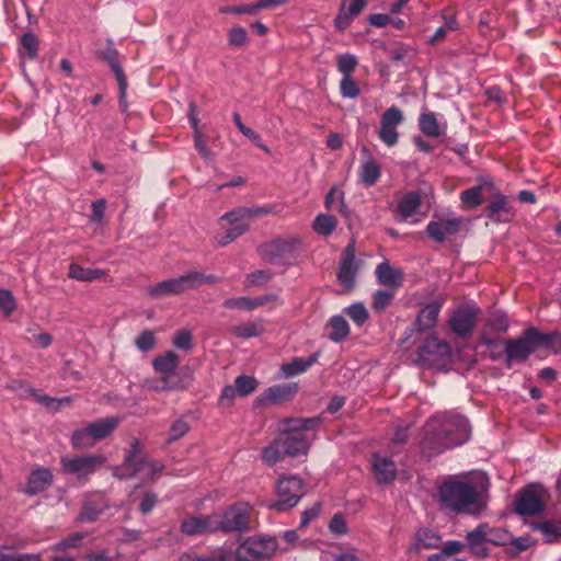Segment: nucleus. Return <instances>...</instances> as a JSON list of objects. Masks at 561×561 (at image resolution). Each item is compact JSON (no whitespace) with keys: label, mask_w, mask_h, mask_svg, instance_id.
<instances>
[{"label":"nucleus","mask_w":561,"mask_h":561,"mask_svg":"<svg viewBox=\"0 0 561 561\" xmlns=\"http://www.w3.org/2000/svg\"><path fill=\"white\" fill-rule=\"evenodd\" d=\"M420 130L427 137L437 138L442 136L439 124L433 112L423 113L419 117Z\"/></svg>","instance_id":"ea45409f"},{"label":"nucleus","mask_w":561,"mask_h":561,"mask_svg":"<svg viewBox=\"0 0 561 561\" xmlns=\"http://www.w3.org/2000/svg\"><path fill=\"white\" fill-rule=\"evenodd\" d=\"M376 278L379 284L397 289L401 286L403 274L393 268L388 262L380 263L375 270Z\"/></svg>","instance_id":"cd10ccee"},{"label":"nucleus","mask_w":561,"mask_h":561,"mask_svg":"<svg viewBox=\"0 0 561 561\" xmlns=\"http://www.w3.org/2000/svg\"><path fill=\"white\" fill-rule=\"evenodd\" d=\"M216 516L210 515H190L182 519L180 531L184 536H202L209 533H216Z\"/></svg>","instance_id":"f3484780"},{"label":"nucleus","mask_w":561,"mask_h":561,"mask_svg":"<svg viewBox=\"0 0 561 561\" xmlns=\"http://www.w3.org/2000/svg\"><path fill=\"white\" fill-rule=\"evenodd\" d=\"M394 297V291L392 290H377L374 294L373 298V308L376 311L385 310Z\"/></svg>","instance_id":"864d4df0"},{"label":"nucleus","mask_w":561,"mask_h":561,"mask_svg":"<svg viewBox=\"0 0 561 561\" xmlns=\"http://www.w3.org/2000/svg\"><path fill=\"white\" fill-rule=\"evenodd\" d=\"M179 364L180 357L172 351H168L153 359V369L160 374V378L154 387L156 390L170 391L185 389L188 386V381L180 371H176Z\"/></svg>","instance_id":"423d86ee"},{"label":"nucleus","mask_w":561,"mask_h":561,"mask_svg":"<svg viewBox=\"0 0 561 561\" xmlns=\"http://www.w3.org/2000/svg\"><path fill=\"white\" fill-rule=\"evenodd\" d=\"M438 221L440 222V228L444 232V240L447 236L456 234L459 231L461 225L460 218L440 219Z\"/></svg>","instance_id":"0e129e2a"},{"label":"nucleus","mask_w":561,"mask_h":561,"mask_svg":"<svg viewBox=\"0 0 561 561\" xmlns=\"http://www.w3.org/2000/svg\"><path fill=\"white\" fill-rule=\"evenodd\" d=\"M263 7H257V2L249 5H228L220 9L222 13H234V14H253Z\"/></svg>","instance_id":"69168bd1"},{"label":"nucleus","mask_w":561,"mask_h":561,"mask_svg":"<svg viewBox=\"0 0 561 561\" xmlns=\"http://www.w3.org/2000/svg\"><path fill=\"white\" fill-rule=\"evenodd\" d=\"M179 289L182 293L199 288L204 284H215L219 278L215 275H207L198 271H191L176 277Z\"/></svg>","instance_id":"b1692460"},{"label":"nucleus","mask_w":561,"mask_h":561,"mask_svg":"<svg viewBox=\"0 0 561 561\" xmlns=\"http://www.w3.org/2000/svg\"><path fill=\"white\" fill-rule=\"evenodd\" d=\"M194 147L202 158L208 159L210 157L211 151L204 140L203 133H194Z\"/></svg>","instance_id":"774afa93"},{"label":"nucleus","mask_w":561,"mask_h":561,"mask_svg":"<svg viewBox=\"0 0 561 561\" xmlns=\"http://www.w3.org/2000/svg\"><path fill=\"white\" fill-rule=\"evenodd\" d=\"M276 550V541L271 537H251L241 542L236 550L238 561H262Z\"/></svg>","instance_id":"9b49d317"},{"label":"nucleus","mask_w":561,"mask_h":561,"mask_svg":"<svg viewBox=\"0 0 561 561\" xmlns=\"http://www.w3.org/2000/svg\"><path fill=\"white\" fill-rule=\"evenodd\" d=\"M94 439L88 430V426L73 432L71 444L75 448H88L94 445Z\"/></svg>","instance_id":"603ef678"},{"label":"nucleus","mask_w":561,"mask_h":561,"mask_svg":"<svg viewBox=\"0 0 561 561\" xmlns=\"http://www.w3.org/2000/svg\"><path fill=\"white\" fill-rule=\"evenodd\" d=\"M449 352V344L446 341L439 340L436 335H428L419 348L420 357L426 360H428L427 355L444 357Z\"/></svg>","instance_id":"c756f323"},{"label":"nucleus","mask_w":561,"mask_h":561,"mask_svg":"<svg viewBox=\"0 0 561 561\" xmlns=\"http://www.w3.org/2000/svg\"><path fill=\"white\" fill-rule=\"evenodd\" d=\"M234 385L240 396H249L256 389L257 381L252 376L241 375L236 378Z\"/></svg>","instance_id":"3c124183"},{"label":"nucleus","mask_w":561,"mask_h":561,"mask_svg":"<svg viewBox=\"0 0 561 561\" xmlns=\"http://www.w3.org/2000/svg\"><path fill=\"white\" fill-rule=\"evenodd\" d=\"M357 273L358 264L355 260V249L353 244H348L342 253L336 274L337 280L345 289H352L355 285Z\"/></svg>","instance_id":"a211bd4d"},{"label":"nucleus","mask_w":561,"mask_h":561,"mask_svg":"<svg viewBox=\"0 0 561 561\" xmlns=\"http://www.w3.org/2000/svg\"><path fill=\"white\" fill-rule=\"evenodd\" d=\"M466 547L476 558H486L490 556L486 537L484 536L482 523L468 531L466 535Z\"/></svg>","instance_id":"5701e85b"},{"label":"nucleus","mask_w":561,"mask_h":561,"mask_svg":"<svg viewBox=\"0 0 561 561\" xmlns=\"http://www.w3.org/2000/svg\"><path fill=\"white\" fill-rule=\"evenodd\" d=\"M53 483V472L48 468H36L31 471L25 493L30 495L45 491Z\"/></svg>","instance_id":"393cba45"},{"label":"nucleus","mask_w":561,"mask_h":561,"mask_svg":"<svg viewBox=\"0 0 561 561\" xmlns=\"http://www.w3.org/2000/svg\"><path fill=\"white\" fill-rule=\"evenodd\" d=\"M173 344L180 350H190L192 347V333L187 330L178 331L174 335Z\"/></svg>","instance_id":"e2e57ef3"},{"label":"nucleus","mask_w":561,"mask_h":561,"mask_svg":"<svg viewBox=\"0 0 561 561\" xmlns=\"http://www.w3.org/2000/svg\"><path fill=\"white\" fill-rule=\"evenodd\" d=\"M271 213L268 206L238 207L224 214L220 218L230 226L229 229L218 239V244L225 247L245 233L249 229V221L255 217L265 216Z\"/></svg>","instance_id":"39448f33"},{"label":"nucleus","mask_w":561,"mask_h":561,"mask_svg":"<svg viewBox=\"0 0 561 561\" xmlns=\"http://www.w3.org/2000/svg\"><path fill=\"white\" fill-rule=\"evenodd\" d=\"M355 16L350 13L344 7H342L334 20L335 26L343 31L348 27Z\"/></svg>","instance_id":"338daca9"},{"label":"nucleus","mask_w":561,"mask_h":561,"mask_svg":"<svg viewBox=\"0 0 561 561\" xmlns=\"http://www.w3.org/2000/svg\"><path fill=\"white\" fill-rule=\"evenodd\" d=\"M273 277V273L267 270H257L251 274H249L245 278V287L250 288L253 286H259Z\"/></svg>","instance_id":"5fc2aeb1"},{"label":"nucleus","mask_w":561,"mask_h":561,"mask_svg":"<svg viewBox=\"0 0 561 561\" xmlns=\"http://www.w3.org/2000/svg\"><path fill=\"white\" fill-rule=\"evenodd\" d=\"M248 41V34L242 26H233L228 33V42L230 46L240 47Z\"/></svg>","instance_id":"13d9d810"},{"label":"nucleus","mask_w":561,"mask_h":561,"mask_svg":"<svg viewBox=\"0 0 561 561\" xmlns=\"http://www.w3.org/2000/svg\"><path fill=\"white\" fill-rule=\"evenodd\" d=\"M381 175L380 167L375 160L366 161L359 170L360 181L366 186L375 185Z\"/></svg>","instance_id":"a19ab883"},{"label":"nucleus","mask_w":561,"mask_h":561,"mask_svg":"<svg viewBox=\"0 0 561 561\" xmlns=\"http://www.w3.org/2000/svg\"><path fill=\"white\" fill-rule=\"evenodd\" d=\"M345 314L358 327H362L369 318L366 307L359 302L348 306L345 309Z\"/></svg>","instance_id":"de8ad7c7"},{"label":"nucleus","mask_w":561,"mask_h":561,"mask_svg":"<svg viewBox=\"0 0 561 561\" xmlns=\"http://www.w3.org/2000/svg\"><path fill=\"white\" fill-rule=\"evenodd\" d=\"M300 243L301 240L294 236L276 238L262 245L261 255L271 263L287 262L294 257V253Z\"/></svg>","instance_id":"4468645a"},{"label":"nucleus","mask_w":561,"mask_h":561,"mask_svg":"<svg viewBox=\"0 0 561 561\" xmlns=\"http://www.w3.org/2000/svg\"><path fill=\"white\" fill-rule=\"evenodd\" d=\"M357 66L358 59L353 54H340L336 57V68L337 71L341 72L343 77L352 76Z\"/></svg>","instance_id":"a18cd8bd"},{"label":"nucleus","mask_w":561,"mask_h":561,"mask_svg":"<svg viewBox=\"0 0 561 561\" xmlns=\"http://www.w3.org/2000/svg\"><path fill=\"white\" fill-rule=\"evenodd\" d=\"M340 93L345 99H356L360 94V90L352 76L342 77Z\"/></svg>","instance_id":"8fccbe9b"},{"label":"nucleus","mask_w":561,"mask_h":561,"mask_svg":"<svg viewBox=\"0 0 561 561\" xmlns=\"http://www.w3.org/2000/svg\"><path fill=\"white\" fill-rule=\"evenodd\" d=\"M284 456L286 455L278 438L274 439L262 451V459L267 466H274L275 463L282 461Z\"/></svg>","instance_id":"37998d69"},{"label":"nucleus","mask_w":561,"mask_h":561,"mask_svg":"<svg viewBox=\"0 0 561 561\" xmlns=\"http://www.w3.org/2000/svg\"><path fill=\"white\" fill-rule=\"evenodd\" d=\"M535 542L536 541L530 536L514 537L512 535V540L505 546V551L511 557H517L531 548Z\"/></svg>","instance_id":"79ce46f5"},{"label":"nucleus","mask_w":561,"mask_h":561,"mask_svg":"<svg viewBox=\"0 0 561 561\" xmlns=\"http://www.w3.org/2000/svg\"><path fill=\"white\" fill-rule=\"evenodd\" d=\"M491 194L485 198L484 213L485 216L494 222H508L515 216L514 202L515 198L504 195L501 191L489 188Z\"/></svg>","instance_id":"f8f14e48"},{"label":"nucleus","mask_w":561,"mask_h":561,"mask_svg":"<svg viewBox=\"0 0 561 561\" xmlns=\"http://www.w3.org/2000/svg\"><path fill=\"white\" fill-rule=\"evenodd\" d=\"M100 57L108 64L111 70L113 71L117 80L119 88V102L122 103L126 98L128 83L127 78L118 60V51L112 45H108L105 49L100 51Z\"/></svg>","instance_id":"412c9836"},{"label":"nucleus","mask_w":561,"mask_h":561,"mask_svg":"<svg viewBox=\"0 0 561 561\" xmlns=\"http://www.w3.org/2000/svg\"><path fill=\"white\" fill-rule=\"evenodd\" d=\"M190 431L188 423L183 419H178L170 427L168 442L172 443L180 439Z\"/></svg>","instance_id":"6e6d98bb"},{"label":"nucleus","mask_w":561,"mask_h":561,"mask_svg":"<svg viewBox=\"0 0 561 561\" xmlns=\"http://www.w3.org/2000/svg\"><path fill=\"white\" fill-rule=\"evenodd\" d=\"M330 531L335 536H342L347 533L345 518L342 514H335L329 523Z\"/></svg>","instance_id":"680f3d73"},{"label":"nucleus","mask_w":561,"mask_h":561,"mask_svg":"<svg viewBox=\"0 0 561 561\" xmlns=\"http://www.w3.org/2000/svg\"><path fill=\"white\" fill-rule=\"evenodd\" d=\"M320 357V352L312 353L309 357H295L291 362L283 364L280 367L285 377L290 378L307 371L313 366Z\"/></svg>","instance_id":"c85d7f7f"},{"label":"nucleus","mask_w":561,"mask_h":561,"mask_svg":"<svg viewBox=\"0 0 561 561\" xmlns=\"http://www.w3.org/2000/svg\"><path fill=\"white\" fill-rule=\"evenodd\" d=\"M535 327H529L516 339H507L504 342L506 367H511L513 362H524L533 353L538 351L535 336Z\"/></svg>","instance_id":"0eeeda50"},{"label":"nucleus","mask_w":561,"mask_h":561,"mask_svg":"<svg viewBox=\"0 0 561 561\" xmlns=\"http://www.w3.org/2000/svg\"><path fill=\"white\" fill-rule=\"evenodd\" d=\"M162 469L163 465L160 461L149 459L140 449L139 442L134 440L123 463L116 469V476L121 479L139 476L141 479L148 480L152 479Z\"/></svg>","instance_id":"20e7f679"},{"label":"nucleus","mask_w":561,"mask_h":561,"mask_svg":"<svg viewBox=\"0 0 561 561\" xmlns=\"http://www.w3.org/2000/svg\"><path fill=\"white\" fill-rule=\"evenodd\" d=\"M320 417H293L284 420L282 434L277 437L283 446L285 455L296 457L306 455L309 449V443L306 432L314 430L320 425Z\"/></svg>","instance_id":"7ed1b4c3"},{"label":"nucleus","mask_w":561,"mask_h":561,"mask_svg":"<svg viewBox=\"0 0 561 561\" xmlns=\"http://www.w3.org/2000/svg\"><path fill=\"white\" fill-rule=\"evenodd\" d=\"M443 302L438 300L426 304L416 317V327L419 331H427L435 327Z\"/></svg>","instance_id":"a878e982"},{"label":"nucleus","mask_w":561,"mask_h":561,"mask_svg":"<svg viewBox=\"0 0 561 561\" xmlns=\"http://www.w3.org/2000/svg\"><path fill=\"white\" fill-rule=\"evenodd\" d=\"M105 274V271L101 268H85L77 263H71L68 277L80 282H92L103 278Z\"/></svg>","instance_id":"72a5a7b5"},{"label":"nucleus","mask_w":561,"mask_h":561,"mask_svg":"<svg viewBox=\"0 0 561 561\" xmlns=\"http://www.w3.org/2000/svg\"><path fill=\"white\" fill-rule=\"evenodd\" d=\"M470 437L468 420L456 413L433 416L424 426L421 453L431 459L446 449L465 444Z\"/></svg>","instance_id":"f257e3e1"},{"label":"nucleus","mask_w":561,"mask_h":561,"mask_svg":"<svg viewBox=\"0 0 561 561\" xmlns=\"http://www.w3.org/2000/svg\"><path fill=\"white\" fill-rule=\"evenodd\" d=\"M121 420L117 416H111L105 419H99L88 425L90 435H92L94 442L101 440L110 436L119 425Z\"/></svg>","instance_id":"7c9ffc66"},{"label":"nucleus","mask_w":561,"mask_h":561,"mask_svg":"<svg viewBox=\"0 0 561 561\" xmlns=\"http://www.w3.org/2000/svg\"><path fill=\"white\" fill-rule=\"evenodd\" d=\"M440 506L456 514L479 515L485 508V502L477 485L448 480L438 488Z\"/></svg>","instance_id":"f03ea898"},{"label":"nucleus","mask_w":561,"mask_h":561,"mask_svg":"<svg viewBox=\"0 0 561 561\" xmlns=\"http://www.w3.org/2000/svg\"><path fill=\"white\" fill-rule=\"evenodd\" d=\"M479 314L480 308L474 304L459 306L451 313L448 325L455 335L468 339L474 330Z\"/></svg>","instance_id":"ddd939ff"},{"label":"nucleus","mask_w":561,"mask_h":561,"mask_svg":"<svg viewBox=\"0 0 561 561\" xmlns=\"http://www.w3.org/2000/svg\"><path fill=\"white\" fill-rule=\"evenodd\" d=\"M38 48L39 39L33 32H26L21 36L19 54L22 59H36L38 57Z\"/></svg>","instance_id":"c9c22d12"},{"label":"nucleus","mask_w":561,"mask_h":561,"mask_svg":"<svg viewBox=\"0 0 561 561\" xmlns=\"http://www.w3.org/2000/svg\"><path fill=\"white\" fill-rule=\"evenodd\" d=\"M371 470L378 484H389L397 476V466L392 459L379 454L371 457Z\"/></svg>","instance_id":"aec40b11"},{"label":"nucleus","mask_w":561,"mask_h":561,"mask_svg":"<svg viewBox=\"0 0 561 561\" xmlns=\"http://www.w3.org/2000/svg\"><path fill=\"white\" fill-rule=\"evenodd\" d=\"M278 500L270 505L277 512H285L295 507L304 496V482L296 476H284L279 478L277 484Z\"/></svg>","instance_id":"6e6552de"},{"label":"nucleus","mask_w":561,"mask_h":561,"mask_svg":"<svg viewBox=\"0 0 561 561\" xmlns=\"http://www.w3.org/2000/svg\"><path fill=\"white\" fill-rule=\"evenodd\" d=\"M549 497L547 489L533 483L522 490L515 500V511L520 515H536L545 510Z\"/></svg>","instance_id":"9d476101"},{"label":"nucleus","mask_w":561,"mask_h":561,"mask_svg":"<svg viewBox=\"0 0 561 561\" xmlns=\"http://www.w3.org/2000/svg\"><path fill=\"white\" fill-rule=\"evenodd\" d=\"M535 336L537 340L538 350L539 348H549L554 354L561 352V333L558 331L552 332H540L537 328H535Z\"/></svg>","instance_id":"4c0bfd02"},{"label":"nucleus","mask_w":561,"mask_h":561,"mask_svg":"<svg viewBox=\"0 0 561 561\" xmlns=\"http://www.w3.org/2000/svg\"><path fill=\"white\" fill-rule=\"evenodd\" d=\"M105 462L106 458L102 455L62 457L60 460L64 472L73 474L79 479L94 473Z\"/></svg>","instance_id":"2eb2a0df"},{"label":"nucleus","mask_w":561,"mask_h":561,"mask_svg":"<svg viewBox=\"0 0 561 561\" xmlns=\"http://www.w3.org/2000/svg\"><path fill=\"white\" fill-rule=\"evenodd\" d=\"M440 537L428 528H419L415 534V542L411 546L410 551L419 552L421 548L435 549L438 548Z\"/></svg>","instance_id":"473e14b6"},{"label":"nucleus","mask_w":561,"mask_h":561,"mask_svg":"<svg viewBox=\"0 0 561 561\" xmlns=\"http://www.w3.org/2000/svg\"><path fill=\"white\" fill-rule=\"evenodd\" d=\"M479 185L462 191L459 195L462 210L470 211L477 209L485 199L482 196L484 190L493 188L491 178H480Z\"/></svg>","instance_id":"6ab92c4d"},{"label":"nucleus","mask_w":561,"mask_h":561,"mask_svg":"<svg viewBox=\"0 0 561 561\" xmlns=\"http://www.w3.org/2000/svg\"><path fill=\"white\" fill-rule=\"evenodd\" d=\"M265 332V322L263 319L244 322L231 328V333L239 339H252L260 336Z\"/></svg>","instance_id":"2f4dec72"},{"label":"nucleus","mask_w":561,"mask_h":561,"mask_svg":"<svg viewBox=\"0 0 561 561\" xmlns=\"http://www.w3.org/2000/svg\"><path fill=\"white\" fill-rule=\"evenodd\" d=\"M510 327L508 319L504 313H493L485 322L483 330L490 333H504Z\"/></svg>","instance_id":"49530a36"},{"label":"nucleus","mask_w":561,"mask_h":561,"mask_svg":"<svg viewBox=\"0 0 561 561\" xmlns=\"http://www.w3.org/2000/svg\"><path fill=\"white\" fill-rule=\"evenodd\" d=\"M482 527L488 545L505 547L512 540V534L505 528L493 527L488 523H482Z\"/></svg>","instance_id":"e433bc0d"},{"label":"nucleus","mask_w":561,"mask_h":561,"mask_svg":"<svg viewBox=\"0 0 561 561\" xmlns=\"http://www.w3.org/2000/svg\"><path fill=\"white\" fill-rule=\"evenodd\" d=\"M108 506L107 500L101 492L88 494L79 515L81 522H95L99 515Z\"/></svg>","instance_id":"4be33fe9"},{"label":"nucleus","mask_w":561,"mask_h":561,"mask_svg":"<svg viewBox=\"0 0 561 561\" xmlns=\"http://www.w3.org/2000/svg\"><path fill=\"white\" fill-rule=\"evenodd\" d=\"M217 531L222 533H242L250 528L251 522V507L244 503H238L225 511L224 514H216Z\"/></svg>","instance_id":"1a4fd4ad"},{"label":"nucleus","mask_w":561,"mask_h":561,"mask_svg":"<svg viewBox=\"0 0 561 561\" xmlns=\"http://www.w3.org/2000/svg\"><path fill=\"white\" fill-rule=\"evenodd\" d=\"M403 119V113L397 106H391L382 113L378 137L387 147L391 148L398 144L397 126L402 124Z\"/></svg>","instance_id":"dca6fc26"},{"label":"nucleus","mask_w":561,"mask_h":561,"mask_svg":"<svg viewBox=\"0 0 561 561\" xmlns=\"http://www.w3.org/2000/svg\"><path fill=\"white\" fill-rule=\"evenodd\" d=\"M312 227L317 233L327 237L334 231L336 219L331 215L320 214L314 218Z\"/></svg>","instance_id":"c03bdc74"},{"label":"nucleus","mask_w":561,"mask_h":561,"mask_svg":"<svg viewBox=\"0 0 561 561\" xmlns=\"http://www.w3.org/2000/svg\"><path fill=\"white\" fill-rule=\"evenodd\" d=\"M156 344V337L153 333L149 330H146L139 334L136 339V346L138 350L142 352H147L151 350Z\"/></svg>","instance_id":"052dcab7"},{"label":"nucleus","mask_w":561,"mask_h":561,"mask_svg":"<svg viewBox=\"0 0 561 561\" xmlns=\"http://www.w3.org/2000/svg\"><path fill=\"white\" fill-rule=\"evenodd\" d=\"M422 206V197L417 191L405 193L398 202L397 214L401 220L414 216Z\"/></svg>","instance_id":"bb28decb"},{"label":"nucleus","mask_w":561,"mask_h":561,"mask_svg":"<svg viewBox=\"0 0 561 561\" xmlns=\"http://www.w3.org/2000/svg\"><path fill=\"white\" fill-rule=\"evenodd\" d=\"M0 309L7 317L15 309L14 297L8 289H0Z\"/></svg>","instance_id":"bf43d9fd"},{"label":"nucleus","mask_w":561,"mask_h":561,"mask_svg":"<svg viewBox=\"0 0 561 561\" xmlns=\"http://www.w3.org/2000/svg\"><path fill=\"white\" fill-rule=\"evenodd\" d=\"M327 327L331 329L328 337L334 343L344 341L351 332L347 321L342 316L331 317Z\"/></svg>","instance_id":"f704fd0d"},{"label":"nucleus","mask_w":561,"mask_h":561,"mask_svg":"<svg viewBox=\"0 0 561 561\" xmlns=\"http://www.w3.org/2000/svg\"><path fill=\"white\" fill-rule=\"evenodd\" d=\"M148 294L152 298H164L172 295H180L176 277L162 280L148 288Z\"/></svg>","instance_id":"58836bf2"},{"label":"nucleus","mask_w":561,"mask_h":561,"mask_svg":"<svg viewBox=\"0 0 561 561\" xmlns=\"http://www.w3.org/2000/svg\"><path fill=\"white\" fill-rule=\"evenodd\" d=\"M222 306L227 309L253 310L252 298L250 297L228 298L222 302Z\"/></svg>","instance_id":"4d7b16f0"},{"label":"nucleus","mask_w":561,"mask_h":561,"mask_svg":"<svg viewBox=\"0 0 561 561\" xmlns=\"http://www.w3.org/2000/svg\"><path fill=\"white\" fill-rule=\"evenodd\" d=\"M547 542H553L561 537V528L553 522L545 520L536 525Z\"/></svg>","instance_id":"09e8293b"}]
</instances>
